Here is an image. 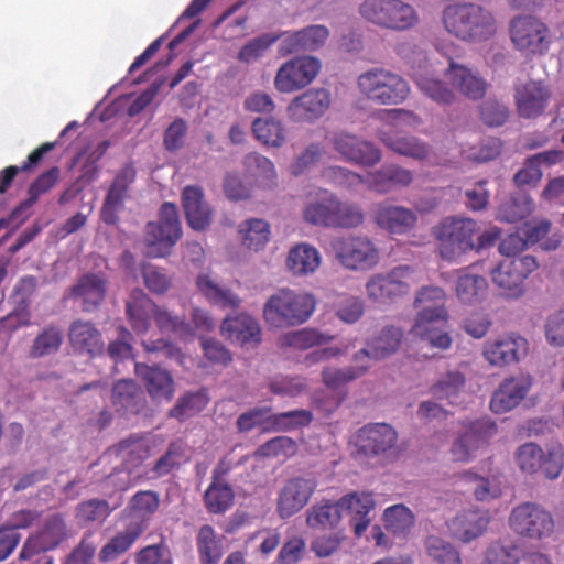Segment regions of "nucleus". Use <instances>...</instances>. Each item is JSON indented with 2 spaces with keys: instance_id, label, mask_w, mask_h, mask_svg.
Segmentation results:
<instances>
[{
  "instance_id": "obj_35",
  "label": "nucleus",
  "mask_w": 564,
  "mask_h": 564,
  "mask_svg": "<svg viewBox=\"0 0 564 564\" xmlns=\"http://www.w3.org/2000/svg\"><path fill=\"white\" fill-rule=\"evenodd\" d=\"M343 511L351 516L350 524L356 536H361L370 524L369 512L375 508L370 492H351L340 498Z\"/></svg>"
},
{
  "instance_id": "obj_1",
  "label": "nucleus",
  "mask_w": 564,
  "mask_h": 564,
  "mask_svg": "<svg viewBox=\"0 0 564 564\" xmlns=\"http://www.w3.org/2000/svg\"><path fill=\"white\" fill-rule=\"evenodd\" d=\"M414 306L420 308L412 327L414 336L426 340L437 349H448L452 338L445 330L448 313L445 307V292L438 286H423L415 296Z\"/></svg>"
},
{
  "instance_id": "obj_17",
  "label": "nucleus",
  "mask_w": 564,
  "mask_h": 564,
  "mask_svg": "<svg viewBox=\"0 0 564 564\" xmlns=\"http://www.w3.org/2000/svg\"><path fill=\"white\" fill-rule=\"evenodd\" d=\"M330 143L340 158L347 162L375 166L381 161V151L372 142L345 131L335 132Z\"/></svg>"
},
{
  "instance_id": "obj_42",
  "label": "nucleus",
  "mask_w": 564,
  "mask_h": 564,
  "mask_svg": "<svg viewBox=\"0 0 564 564\" xmlns=\"http://www.w3.org/2000/svg\"><path fill=\"white\" fill-rule=\"evenodd\" d=\"M333 197L334 193L322 189L318 196L305 206L304 221L313 226L333 228Z\"/></svg>"
},
{
  "instance_id": "obj_15",
  "label": "nucleus",
  "mask_w": 564,
  "mask_h": 564,
  "mask_svg": "<svg viewBox=\"0 0 564 564\" xmlns=\"http://www.w3.org/2000/svg\"><path fill=\"white\" fill-rule=\"evenodd\" d=\"M321 63L312 56H301L283 63L274 77L278 91L290 94L308 86L317 76Z\"/></svg>"
},
{
  "instance_id": "obj_21",
  "label": "nucleus",
  "mask_w": 564,
  "mask_h": 564,
  "mask_svg": "<svg viewBox=\"0 0 564 564\" xmlns=\"http://www.w3.org/2000/svg\"><path fill=\"white\" fill-rule=\"evenodd\" d=\"M330 101L327 89L311 88L293 98L286 107V112L294 122H313L328 110Z\"/></svg>"
},
{
  "instance_id": "obj_34",
  "label": "nucleus",
  "mask_w": 564,
  "mask_h": 564,
  "mask_svg": "<svg viewBox=\"0 0 564 564\" xmlns=\"http://www.w3.org/2000/svg\"><path fill=\"white\" fill-rule=\"evenodd\" d=\"M489 523V518L478 509H467L459 512L448 527L454 538L467 543L481 535Z\"/></svg>"
},
{
  "instance_id": "obj_25",
  "label": "nucleus",
  "mask_w": 564,
  "mask_h": 564,
  "mask_svg": "<svg viewBox=\"0 0 564 564\" xmlns=\"http://www.w3.org/2000/svg\"><path fill=\"white\" fill-rule=\"evenodd\" d=\"M444 74L451 86L468 99H481L487 91L488 84L485 78L453 58H449Z\"/></svg>"
},
{
  "instance_id": "obj_23",
  "label": "nucleus",
  "mask_w": 564,
  "mask_h": 564,
  "mask_svg": "<svg viewBox=\"0 0 564 564\" xmlns=\"http://www.w3.org/2000/svg\"><path fill=\"white\" fill-rule=\"evenodd\" d=\"M135 174L134 167L127 164L115 175L100 212L101 219L106 224L115 225L119 220L118 214L123 207L129 187L135 180Z\"/></svg>"
},
{
  "instance_id": "obj_28",
  "label": "nucleus",
  "mask_w": 564,
  "mask_h": 564,
  "mask_svg": "<svg viewBox=\"0 0 564 564\" xmlns=\"http://www.w3.org/2000/svg\"><path fill=\"white\" fill-rule=\"evenodd\" d=\"M530 387V380L523 377L505 379L491 397L490 410L497 414L513 410L525 398Z\"/></svg>"
},
{
  "instance_id": "obj_48",
  "label": "nucleus",
  "mask_w": 564,
  "mask_h": 564,
  "mask_svg": "<svg viewBox=\"0 0 564 564\" xmlns=\"http://www.w3.org/2000/svg\"><path fill=\"white\" fill-rule=\"evenodd\" d=\"M63 332L59 327L51 325L45 327L34 338L29 355L33 359L56 354L63 344Z\"/></svg>"
},
{
  "instance_id": "obj_55",
  "label": "nucleus",
  "mask_w": 564,
  "mask_h": 564,
  "mask_svg": "<svg viewBox=\"0 0 564 564\" xmlns=\"http://www.w3.org/2000/svg\"><path fill=\"white\" fill-rule=\"evenodd\" d=\"M208 401V395L204 390L186 393L169 411V416L184 421L203 411L207 406Z\"/></svg>"
},
{
  "instance_id": "obj_6",
  "label": "nucleus",
  "mask_w": 564,
  "mask_h": 564,
  "mask_svg": "<svg viewBox=\"0 0 564 564\" xmlns=\"http://www.w3.org/2000/svg\"><path fill=\"white\" fill-rule=\"evenodd\" d=\"M181 236L182 228L177 207L173 203L165 202L160 207L158 221H149L145 225L147 256L152 258L166 257Z\"/></svg>"
},
{
  "instance_id": "obj_32",
  "label": "nucleus",
  "mask_w": 564,
  "mask_h": 564,
  "mask_svg": "<svg viewBox=\"0 0 564 564\" xmlns=\"http://www.w3.org/2000/svg\"><path fill=\"white\" fill-rule=\"evenodd\" d=\"M376 224L394 235H402L410 231L417 221L416 214L403 206L380 204L375 212Z\"/></svg>"
},
{
  "instance_id": "obj_52",
  "label": "nucleus",
  "mask_w": 564,
  "mask_h": 564,
  "mask_svg": "<svg viewBox=\"0 0 564 564\" xmlns=\"http://www.w3.org/2000/svg\"><path fill=\"white\" fill-rule=\"evenodd\" d=\"M160 496L153 490H140L129 501L127 509L147 527V521L158 511Z\"/></svg>"
},
{
  "instance_id": "obj_41",
  "label": "nucleus",
  "mask_w": 564,
  "mask_h": 564,
  "mask_svg": "<svg viewBox=\"0 0 564 564\" xmlns=\"http://www.w3.org/2000/svg\"><path fill=\"white\" fill-rule=\"evenodd\" d=\"M196 547L200 564H218L224 555L223 536L212 525L205 524L198 530Z\"/></svg>"
},
{
  "instance_id": "obj_38",
  "label": "nucleus",
  "mask_w": 564,
  "mask_h": 564,
  "mask_svg": "<svg viewBox=\"0 0 564 564\" xmlns=\"http://www.w3.org/2000/svg\"><path fill=\"white\" fill-rule=\"evenodd\" d=\"M343 517L340 499L336 502L322 500L306 511V524L312 529H336Z\"/></svg>"
},
{
  "instance_id": "obj_16",
  "label": "nucleus",
  "mask_w": 564,
  "mask_h": 564,
  "mask_svg": "<svg viewBox=\"0 0 564 564\" xmlns=\"http://www.w3.org/2000/svg\"><path fill=\"white\" fill-rule=\"evenodd\" d=\"M397 431L387 423H369L355 434L356 459L378 457L397 444Z\"/></svg>"
},
{
  "instance_id": "obj_49",
  "label": "nucleus",
  "mask_w": 564,
  "mask_h": 564,
  "mask_svg": "<svg viewBox=\"0 0 564 564\" xmlns=\"http://www.w3.org/2000/svg\"><path fill=\"white\" fill-rule=\"evenodd\" d=\"M234 498V490L228 484L212 481L205 491L204 502L208 512L219 514L232 506Z\"/></svg>"
},
{
  "instance_id": "obj_33",
  "label": "nucleus",
  "mask_w": 564,
  "mask_h": 564,
  "mask_svg": "<svg viewBox=\"0 0 564 564\" xmlns=\"http://www.w3.org/2000/svg\"><path fill=\"white\" fill-rule=\"evenodd\" d=\"M111 402L121 415L138 414L145 405V398L133 380L122 379L113 384Z\"/></svg>"
},
{
  "instance_id": "obj_20",
  "label": "nucleus",
  "mask_w": 564,
  "mask_h": 564,
  "mask_svg": "<svg viewBox=\"0 0 564 564\" xmlns=\"http://www.w3.org/2000/svg\"><path fill=\"white\" fill-rule=\"evenodd\" d=\"M410 45L402 44L399 47V54L408 61L409 64L412 65L411 76L413 80L420 88V90L434 100L437 104L442 105H451L455 100V94L452 89H449L444 82L441 79L434 78L425 74L421 69V65L416 69L414 67V63L417 61L419 63L426 62V56L423 51L413 52L415 57H411L409 55Z\"/></svg>"
},
{
  "instance_id": "obj_14",
  "label": "nucleus",
  "mask_w": 564,
  "mask_h": 564,
  "mask_svg": "<svg viewBox=\"0 0 564 564\" xmlns=\"http://www.w3.org/2000/svg\"><path fill=\"white\" fill-rule=\"evenodd\" d=\"M68 536L67 525L61 513H54L43 525L31 533L24 541L19 553V560L29 561L32 557L57 549Z\"/></svg>"
},
{
  "instance_id": "obj_22",
  "label": "nucleus",
  "mask_w": 564,
  "mask_h": 564,
  "mask_svg": "<svg viewBox=\"0 0 564 564\" xmlns=\"http://www.w3.org/2000/svg\"><path fill=\"white\" fill-rule=\"evenodd\" d=\"M528 350L529 344L525 338L509 335L486 341L482 356L491 366L505 367L518 362L528 354Z\"/></svg>"
},
{
  "instance_id": "obj_60",
  "label": "nucleus",
  "mask_w": 564,
  "mask_h": 564,
  "mask_svg": "<svg viewBox=\"0 0 564 564\" xmlns=\"http://www.w3.org/2000/svg\"><path fill=\"white\" fill-rule=\"evenodd\" d=\"M118 452L122 455L128 469L137 468L150 456V447L141 437L122 440L118 444Z\"/></svg>"
},
{
  "instance_id": "obj_61",
  "label": "nucleus",
  "mask_w": 564,
  "mask_h": 564,
  "mask_svg": "<svg viewBox=\"0 0 564 564\" xmlns=\"http://www.w3.org/2000/svg\"><path fill=\"white\" fill-rule=\"evenodd\" d=\"M386 529L394 535L406 534L413 525L414 517L409 508L403 505H394L386 509Z\"/></svg>"
},
{
  "instance_id": "obj_36",
  "label": "nucleus",
  "mask_w": 564,
  "mask_h": 564,
  "mask_svg": "<svg viewBox=\"0 0 564 564\" xmlns=\"http://www.w3.org/2000/svg\"><path fill=\"white\" fill-rule=\"evenodd\" d=\"M197 290L206 301L221 308L237 310L241 305V297L227 288H221L208 274H199L196 278Z\"/></svg>"
},
{
  "instance_id": "obj_51",
  "label": "nucleus",
  "mask_w": 564,
  "mask_h": 564,
  "mask_svg": "<svg viewBox=\"0 0 564 564\" xmlns=\"http://www.w3.org/2000/svg\"><path fill=\"white\" fill-rule=\"evenodd\" d=\"M243 164L259 185L270 187L275 184L278 177L275 166L268 158L259 153H249L246 155Z\"/></svg>"
},
{
  "instance_id": "obj_53",
  "label": "nucleus",
  "mask_w": 564,
  "mask_h": 564,
  "mask_svg": "<svg viewBox=\"0 0 564 564\" xmlns=\"http://www.w3.org/2000/svg\"><path fill=\"white\" fill-rule=\"evenodd\" d=\"M466 377L459 370H448L441 375L437 381L432 384L430 391L432 395L440 400H449L457 397L465 388Z\"/></svg>"
},
{
  "instance_id": "obj_54",
  "label": "nucleus",
  "mask_w": 564,
  "mask_h": 564,
  "mask_svg": "<svg viewBox=\"0 0 564 564\" xmlns=\"http://www.w3.org/2000/svg\"><path fill=\"white\" fill-rule=\"evenodd\" d=\"M252 132L257 140L267 147L280 148L284 141V128L281 121L273 118H257L252 122Z\"/></svg>"
},
{
  "instance_id": "obj_62",
  "label": "nucleus",
  "mask_w": 564,
  "mask_h": 564,
  "mask_svg": "<svg viewBox=\"0 0 564 564\" xmlns=\"http://www.w3.org/2000/svg\"><path fill=\"white\" fill-rule=\"evenodd\" d=\"M153 321L156 327L162 333H173L180 336H192L193 329L191 324L186 323L184 318L174 315L167 308L160 307L155 304V312Z\"/></svg>"
},
{
  "instance_id": "obj_46",
  "label": "nucleus",
  "mask_w": 564,
  "mask_h": 564,
  "mask_svg": "<svg viewBox=\"0 0 564 564\" xmlns=\"http://www.w3.org/2000/svg\"><path fill=\"white\" fill-rule=\"evenodd\" d=\"M333 228L355 229L364 224L362 208L352 202L341 200L336 194L333 197Z\"/></svg>"
},
{
  "instance_id": "obj_9",
  "label": "nucleus",
  "mask_w": 564,
  "mask_h": 564,
  "mask_svg": "<svg viewBox=\"0 0 564 564\" xmlns=\"http://www.w3.org/2000/svg\"><path fill=\"white\" fill-rule=\"evenodd\" d=\"M330 248L338 263L350 271H367L379 262V250L364 235H346L334 238Z\"/></svg>"
},
{
  "instance_id": "obj_3",
  "label": "nucleus",
  "mask_w": 564,
  "mask_h": 564,
  "mask_svg": "<svg viewBox=\"0 0 564 564\" xmlns=\"http://www.w3.org/2000/svg\"><path fill=\"white\" fill-rule=\"evenodd\" d=\"M478 231L479 226L473 218L446 217L433 228L432 234L440 257L448 262H457L474 251V238Z\"/></svg>"
},
{
  "instance_id": "obj_10",
  "label": "nucleus",
  "mask_w": 564,
  "mask_h": 564,
  "mask_svg": "<svg viewBox=\"0 0 564 564\" xmlns=\"http://www.w3.org/2000/svg\"><path fill=\"white\" fill-rule=\"evenodd\" d=\"M359 12L368 22L397 31L409 30L419 20L413 7L401 0H366Z\"/></svg>"
},
{
  "instance_id": "obj_30",
  "label": "nucleus",
  "mask_w": 564,
  "mask_h": 564,
  "mask_svg": "<svg viewBox=\"0 0 564 564\" xmlns=\"http://www.w3.org/2000/svg\"><path fill=\"white\" fill-rule=\"evenodd\" d=\"M107 293V280L100 273L82 275L70 289V296L82 301L84 312H94L104 302Z\"/></svg>"
},
{
  "instance_id": "obj_27",
  "label": "nucleus",
  "mask_w": 564,
  "mask_h": 564,
  "mask_svg": "<svg viewBox=\"0 0 564 564\" xmlns=\"http://www.w3.org/2000/svg\"><path fill=\"white\" fill-rule=\"evenodd\" d=\"M135 373L142 380L149 395L154 401H171L175 384L172 375L159 367L149 366L143 362H135Z\"/></svg>"
},
{
  "instance_id": "obj_43",
  "label": "nucleus",
  "mask_w": 564,
  "mask_h": 564,
  "mask_svg": "<svg viewBox=\"0 0 564 564\" xmlns=\"http://www.w3.org/2000/svg\"><path fill=\"white\" fill-rule=\"evenodd\" d=\"M334 337L324 334L315 328H302L283 334L279 340L280 348H292L295 350H306L315 346H321L330 341Z\"/></svg>"
},
{
  "instance_id": "obj_45",
  "label": "nucleus",
  "mask_w": 564,
  "mask_h": 564,
  "mask_svg": "<svg viewBox=\"0 0 564 564\" xmlns=\"http://www.w3.org/2000/svg\"><path fill=\"white\" fill-rule=\"evenodd\" d=\"M327 28L323 25H311L285 39L286 50L290 53L300 51H315L328 37Z\"/></svg>"
},
{
  "instance_id": "obj_58",
  "label": "nucleus",
  "mask_w": 564,
  "mask_h": 564,
  "mask_svg": "<svg viewBox=\"0 0 564 564\" xmlns=\"http://www.w3.org/2000/svg\"><path fill=\"white\" fill-rule=\"evenodd\" d=\"M522 551L514 542H492L484 554L481 564H519Z\"/></svg>"
},
{
  "instance_id": "obj_7",
  "label": "nucleus",
  "mask_w": 564,
  "mask_h": 564,
  "mask_svg": "<svg viewBox=\"0 0 564 564\" xmlns=\"http://www.w3.org/2000/svg\"><path fill=\"white\" fill-rule=\"evenodd\" d=\"M508 524L519 538L529 541H542L552 535L555 521L552 513L542 505L525 501L512 508Z\"/></svg>"
},
{
  "instance_id": "obj_64",
  "label": "nucleus",
  "mask_w": 564,
  "mask_h": 564,
  "mask_svg": "<svg viewBox=\"0 0 564 564\" xmlns=\"http://www.w3.org/2000/svg\"><path fill=\"white\" fill-rule=\"evenodd\" d=\"M111 513L110 505L105 499L82 501L76 508V519L80 523H102Z\"/></svg>"
},
{
  "instance_id": "obj_40",
  "label": "nucleus",
  "mask_w": 564,
  "mask_h": 564,
  "mask_svg": "<svg viewBox=\"0 0 564 564\" xmlns=\"http://www.w3.org/2000/svg\"><path fill=\"white\" fill-rule=\"evenodd\" d=\"M144 531V524L130 523L123 531L118 532L101 547L99 552L100 562L106 563L116 560L121 554L126 553Z\"/></svg>"
},
{
  "instance_id": "obj_18",
  "label": "nucleus",
  "mask_w": 564,
  "mask_h": 564,
  "mask_svg": "<svg viewBox=\"0 0 564 564\" xmlns=\"http://www.w3.org/2000/svg\"><path fill=\"white\" fill-rule=\"evenodd\" d=\"M498 432L497 424L490 419L471 422L453 443L451 454L455 462L467 463L475 453L487 445Z\"/></svg>"
},
{
  "instance_id": "obj_57",
  "label": "nucleus",
  "mask_w": 564,
  "mask_h": 564,
  "mask_svg": "<svg viewBox=\"0 0 564 564\" xmlns=\"http://www.w3.org/2000/svg\"><path fill=\"white\" fill-rule=\"evenodd\" d=\"M297 443L289 436H275L260 445L254 452L259 458H282L283 460L293 457L297 453Z\"/></svg>"
},
{
  "instance_id": "obj_8",
  "label": "nucleus",
  "mask_w": 564,
  "mask_h": 564,
  "mask_svg": "<svg viewBox=\"0 0 564 564\" xmlns=\"http://www.w3.org/2000/svg\"><path fill=\"white\" fill-rule=\"evenodd\" d=\"M417 283L411 267L399 265L386 273L371 275L366 283V292L373 302L391 304L406 296Z\"/></svg>"
},
{
  "instance_id": "obj_56",
  "label": "nucleus",
  "mask_w": 564,
  "mask_h": 564,
  "mask_svg": "<svg viewBox=\"0 0 564 564\" xmlns=\"http://www.w3.org/2000/svg\"><path fill=\"white\" fill-rule=\"evenodd\" d=\"M240 232L243 234V246L250 250L258 251L269 241L270 225L263 219L251 218L241 225Z\"/></svg>"
},
{
  "instance_id": "obj_39",
  "label": "nucleus",
  "mask_w": 564,
  "mask_h": 564,
  "mask_svg": "<svg viewBox=\"0 0 564 564\" xmlns=\"http://www.w3.org/2000/svg\"><path fill=\"white\" fill-rule=\"evenodd\" d=\"M471 267L462 269L456 280V295L464 304H476L480 302L487 292V280L470 272Z\"/></svg>"
},
{
  "instance_id": "obj_50",
  "label": "nucleus",
  "mask_w": 564,
  "mask_h": 564,
  "mask_svg": "<svg viewBox=\"0 0 564 564\" xmlns=\"http://www.w3.org/2000/svg\"><path fill=\"white\" fill-rule=\"evenodd\" d=\"M313 414L308 410H293L267 416L268 426L264 431H291L308 426Z\"/></svg>"
},
{
  "instance_id": "obj_47",
  "label": "nucleus",
  "mask_w": 564,
  "mask_h": 564,
  "mask_svg": "<svg viewBox=\"0 0 564 564\" xmlns=\"http://www.w3.org/2000/svg\"><path fill=\"white\" fill-rule=\"evenodd\" d=\"M369 369L368 361L355 362L346 368L326 367L322 371V380L327 388L336 390L362 377Z\"/></svg>"
},
{
  "instance_id": "obj_11",
  "label": "nucleus",
  "mask_w": 564,
  "mask_h": 564,
  "mask_svg": "<svg viewBox=\"0 0 564 564\" xmlns=\"http://www.w3.org/2000/svg\"><path fill=\"white\" fill-rule=\"evenodd\" d=\"M539 268L532 256L506 259L490 271L491 281L500 294L509 299L521 297L525 292V280Z\"/></svg>"
},
{
  "instance_id": "obj_31",
  "label": "nucleus",
  "mask_w": 564,
  "mask_h": 564,
  "mask_svg": "<svg viewBox=\"0 0 564 564\" xmlns=\"http://www.w3.org/2000/svg\"><path fill=\"white\" fill-rule=\"evenodd\" d=\"M154 312V301L142 290H132L126 302V315L134 333L144 335L149 332Z\"/></svg>"
},
{
  "instance_id": "obj_24",
  "label": "nucleus",
  "mask_w": 564,
  "mask_h": 564,
  "mask_svg": "<svg viewBox=\"0 0 564 564\" xmlns=\"http://www.w3.org/2000/svg\"><path fill=\"white\" fill-rule=\"evenodd\" d=\"M220 332L229 341L246 348L258 346L262 339L259 322L246 313L226 317L221 323Z\"/></svg>"
},
{
  "instance_id": "obj_63",
  "label": "nucleus",
  "mask_w": 564,
  "mask_h": 564,
  "mask_svg": "<svg viewBox=\"0 0 564 564\" xmlns=\"http://www.w3.org/2000/svg\"><path fill=\"white\" fill-rule=\"evenodd\" d=\"M426 553L436 564H462L459 552L451 543L429 536L425 541Z\"/></svg>"
},
{
  "instance_id": "obj_19",
  "label": "nucleus",
  "mask_w": 564,
  "mask_h": 564,
  "mask_svg": "<svg viewBox=\"0 0 564 564\" xmlns=\"http://www.w3.org/2000/svg\"><path fill=\"white\" fill-rule=\"evenodd\" d=\"M552 98L549 85L543 80H528L514 88V102L519 117L534 119L542 116Z\"/></svg>"
},
{
  "instance_id": "obj_12",
  "label": "nucleus",
  "mask_w": 564,
  "mask_h": 564,
  "mask_svg": "<svg viewBox=\"0 0 564 564\" xmlns=\"http://www.w3.org/2000/svg\"><path fill=\"white\" fill-rule=\"evenodd\" d=\"M510 39L519 52L525 56L545 54L551 45V31L533 15H520L510 22Z\"/></svg>"
},
{
  "instance_id": "obj_37",
  "label": "nucleus",
  "mask_w": 564,
  "mask_h": 564,
  "mask_svg": "<svg viewBox=\"0 0 564 564\" xmlns=\"http://www.w3.org/2000/svg\"><path fill=\"white\" fill-rule=\"evenodd\" d=\"M379 139L391 151L417 161L425 160L431 151L430 145L426 142L421 141L415 137L380 132Z\"/></svg>"
},
{
  "instance_id": "obj_5",
  "label": "nucleus",
  "mask_w": 564,
  "mask_h": 564,
  "mask_svg": "<svg viewBox=\"0 0 564 564\" xmlns=\"http://www.w3.org/2000/svg\"><path fill=\"white\" fill-rule=\"evenodd\" d=\"M357 84L365 97L379 105L402 104L410 94V86L402 76L380 67L359 75Z\"/></svg>"
},
{
  "instance_id": "obj_59",
  "label": "nucleus",
  "mask_w": 564,
  "mask_h": 564,
  "mask_svg": "<svg viewBox=\"0 0 564 564\" xmlns=\"http://www.w3.org/2000/svg\"><path fill=\"white\" fill-rule=\"evenodd\" d=\"M534 203L529 196L509 197L498 208V218L507 223H517L533 212Z\"/></svg>"
},
{
  "instance_id": "obj_44",
  "label": "nucleus",
  "mask_w": 564,
  "mask_h": 564,
  "mask_svg": "<svg viewBox=\"0 0 564 564\" xmlns=\"http://www.w3.org/2000/svg\"><path fill=\"white\" fill-rule=\"evenodd\" d=\"M286 264L296 275L312 273L319 267L321 256L316 248L299 243L289 251Z\"/></svg>"
},
{
  "instance_id": "obj_26",
  "label": "nucleus",
  "mask_w": 564,
  "mask_h": 564,
  "mask_svg": "<svg viewBox=\"0 0 564 564\" xmlns=\"http://www.w3.org/2000/svg\"><path fill=\"white\" fill-rule=\"evenodd\" d=\"M68 340L74 352L78 355L95 357L105 349L100 330L88 321H74L68 329Z\"/></svg>"
},
{
  "instance_id": "obj_29",
  "label": "nucleus",
  "mask_w": 564,
  "mask_h": 564,
  "mask_svg": "<svg viewBox=\"0 0 564 564\" xmlns=\"http://www.w3.org/2000/svg\"><path fill=\"white\" fill-rule=\"evenodd\" d=\"M403 338V332L395 326H386L379 336L367 343V347L358 350L354 357V362L381 360L394 354Z\"/></svg>"
},
{
  "instance_id": "obj_2",
  "label": "nucleus",
  "mask_w": 564,
  "mask_h": 564,
  "mask_svg": "<svg viewBox=\"0 0 564 564\" xmlns=\"http://www.w3.org/2000/svg\"><path fill=\"white\" fill-rule=\"evenodd\" d=\"M442 20L449 34L469 43L488 41L497 32L491 12L475 3L449 4L444 9Z\"/></svg>"
},
{
  "instance_id": "obj_4",
  "label": "nucleus",
  "mask_w": 564,
  "mask_h": 564,
  "mask_svg": "<svg viewBox=\"0 0 564 564\" xmlns=\"http://www.w3.org/2000/svg\"><path fill=\"white\" fill-rule=\"evenodd\" d=\"M315 304V299L311 294L281 289L265 302L263 317L272 327L300 325L311 317Z\"/></svg>"
},
{
  "instance_id": "obj_13",
  "label": "nucleus",
  "mask_w": 564,
  "mask_h": 564,
  "mask_svg": "<svg viewBox=\"0 0 564 564\" xmlns=\"http://www.w3.org/2000/svg\"><path fill=\"white\" fill-rule=\"evenodd\" d=\"M318 486L314 474L293 476L285 480L276 497L275 511L285 520L300 512L312 499Z\"/></svg>"
}]
</instances>
